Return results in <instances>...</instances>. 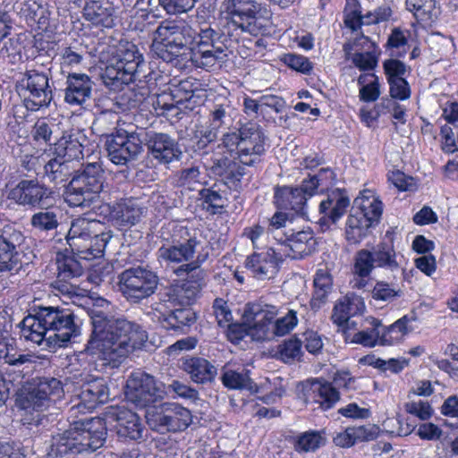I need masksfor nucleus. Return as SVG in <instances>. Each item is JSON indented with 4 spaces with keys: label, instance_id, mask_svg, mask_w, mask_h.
I'll use <instances>...</instances> for the list:
<instances>
[{
    "label": "nucleus",
    "instance_id": "1",
    "mask_svg": "<svg viewBox=\"0 0 458 458\" xmlns=\"http://www.w3.org/2000/svg\"><path fill=\"white\" fill-rule=\"evenodd\" d=\"M92 330L85 351L111 367H118L130 353L141 349L147 332L137 323L112 314L111 303L103 298L89 309Z\"/></svg>",
    "mask_w": 458,
    "mask_h": 458
},
{
    "label": "nucleus",
    "instance_id": "2",
    "mask_svg": "<svg viewBox=\"0 0 458 458\" xmlns=\"http://www.w3.org/2000/svg\"><path fill=\"white\" fill-rule=\"evenodd\" d=\"M264 136L254 123L242 124L232 132L224 135L223 144L204 154L203 160L208 170L221 178L230 189H237L245 169L242 165H252L259 161L264 152Z\"/></svg>",
    "mask_w": 458,
    "mask_h": 458
},
{
    "label": "nucleus",
    "instance_id": "3",
    "mask_svg": "<svg viewBox=\"0 0 458 458\" xmlns=\"http://www.w3.org/2000/svg\"><path fill=\"white\" fill-rule=\"evenodd\" d=\"M68 411L69 428L52 437L47 458H61L68 454L94 452L103 446L106 438V426L103 419L89 417L93 408L77 399Z\"/></svg>",
    "mask_w": 458,
    "mask_h": 458
},
{
    "label": "nucleus",
    "instance_id": "4",
    "mask_svg": "<svg viewBox=\"0 0 458 458\" xmlns=\"http://www.w3.org/2000/svg\"><path fill=\"white\" fill-rule=\"evenodd\" d=\"M22 336L37 344L62 347L80 334L75 316L69 309L35 306L20 323Z\"/></svg>",
    "mask_w": 458,
    "mask_h": 458
},
{
    "label": "nucleus",
    "instance_id": "5",
    "mask_svg": "<svg viewBox=\"0 0 458 458\" xmlns=\"http://www.w3.org/2000/svg\"><path fill=\"white\" fill-rule=\"evenodd\" d=\"M277 312L274 305L261 302L248 304L243 316L247 333L258 341L289 334L297 325L296 312L290 310L285 316L273 323Z\"/></svg>",
    "mask_w": 458,
    "mask_h": 458
},
{
    "label": "nucleus",
    "instance_id": "6",
    "mask_svg": "<svg viewBox=\"0 0 458 458\" xmlns=\"http://www.w3.org/2000/svg\"><path fill=\"white\" fill-rule=\"evenodd\" d=\"M112 238V231H103L100 221L84 217H78L72 222L66 236L72 250L84 259L102 257Z\"/></svg>",
    "mask_w": 458,
    "mask_h": 458
},
{
    "label": "nucleus",
    "instance_id": "7",
    "mask_svg": "<svg viewBox=\"0 0 458 458\" xmlns=\"http://www.w3.org/2000/svg\"><path fill=\"white\" fill-rule=\"evenodd\" d=\"M77 171L64 191V199L71 207H89L102 191L104 171L99 161H87Z\"/></svg>",
    "mask_w": 458,
    "mask_h": 458
},
{
    "label": "nucleus",
    "instance_id": "8",
    "mask_svg": "<svg viewBox=\"0 0 458 458\" xmlns=\"http://www.w3.org/2000/svg\"><path fill=\"white\" fill-rule=\"evenodd\" d=\"M382 215V202L370 191H363L354 201L345 228L346 240L351 244L359 243L368 234L369 229L377 224Z\"/></svg>",
    "mask_w": 458,
    "mask_h": 458
},
{
    "label": "nucleus",
    "instance_id": "9",
    "mask_svg": "<svg viewBox=\"0 0 458 458\" xmlns=\"http://www.w3.org/2000/svg\"><path fill=\"white\" fill-rule=\"evenodd\" d=\"M195 30L183 21H162L154 33L153 46L157 55L165 61L179 56L186 49L191 51L194 43Z\"/></svg>",
    "mask_w": 458,
    "mask_h": 458
},
{
    "label": "nucleus",
    "instance_id": "10",
    "mask_svg": "<svg viewBox=\"0 0 458 458\" xmlns=\"http://www.w3.org/2000/svg\"><path fill=\"white\" fill-rule=\"evenodd\" d=\"M158 284L157 273L141 266L127 268L118 276L119 290L131 303H140L153 295Z\"/></svg>",
    "mask_w": 458,
    "mask_h": 458
},
{
    "label": "nucleus",
    "instance_id": "11",
    "mask_svg": "<svg viewBox=\"0 0 458 458\" xmlns=\"http://www.w3.org/2000/svg\"><path fill=\"white\" fill-rule=\"evenodd\" d=\"M223 8L227 18L242 31L258 36L267 30L262 22L265 10L257 0H225Z\"/></svg>",
    "mask_w": 458,
    "mask_h": 458
},
{
    "label": "nucleus",
    "instance_id": "12",
    "mask_svg": "<svg viewBox=\"0 0 458 458\" xmlns=\"http://www.w3.org/2000/svg\"><path fill=\"white\" fill-rule=\"evenodd\" d=\"M148 426L158 432L182 431L191 423V411L174 403L149 407L145 413Z\"/></svg>",
    "mask_w": 458,
    "mask_h": 458
},
{
    "label": "nucleus",
    "instance_id": "13",
    "mask_svg": "<svg viewBox=\"0 0 458 458\" xmlns=\"http://www.w3.org/2000/svg\"><path fill=\"white\" fill-rule=\"evenodd\" d=\"M164 385L144 372L132 373L126 382V399L137 407L146 408L165 394Z\"/></svg>",
    "mask_w": 458,
    "mask_h": 458
},
{
    "label": "nucleus",
    "instance_id": "14",
    "mask_svg": "<svg viewBox=\"0 0 458 458\" xmlns=\"http://www.w3.org/2000/svg\"><path fill=\"white\" fill-rule=\"evenodd\" d=\"M380 267L395 271L400 267L396 252L393 246L387 243H379L371 250H360L355 255L354 274L360 277H367L371 271Z\"/></svg>",
    "mask_w": 458,
    "mask_h": 458
},
{
    "label": "nucleus",
    "instance_id": "15",
    "mask_svg": "<svg viewBox=\"0 0 458 458\" xmlns=\"http://www.w3.org/2000/svg\"><path fill=\"white\" fill-rule=\"evenodd\" d=\"M25 237L12 225L0 231V272L18 270L21 266Z\"/></svg>",
    "mask_w": 458,
    "mask_h": 458
},
{
    "label": "nucleus",
    "instance_id": "16",
    "mask_svg": "<svg viewBox=\"0 0 458 458\" xmlns=\"http://www.w3.org/2000/svg\"><path fill=\"white\" fill-rule=\"evenodd\" d=\"M106 145L110 161L116 165H128L142 151L141 141L134 134L117 132L106 140Z\"/></svg>",
    "mask_w": 458,
    "mask_h": 458
},
{
    "label": "nucleus",
    "instance_id": "17",
    "mask_svg": "<svg viewBox=\"0 0 458 458\" xmlns=\"http://www.w3.org/2000/svg\"><path fill=\"white\" fill-rule=\"evenodd\" d=\"M154 75L155 73L152 72L148 74L133 73L119 65L111 64L102 72L101 79L109 89L120 91L124 86L136 81H138L137 86L139 88H150L151 85L156 84Z\"/></svg>",
    "mask_w": 458,
    "mask_h": 458
},
{
    "label": "nucleus",
    "instance_id": "18",
    "mask_svg": "<svg viewBox=\"0 0 458 458\" xmlns=\"http://www.w3.org/2000/svg\"><path fill=\"white\" fill-rule=\"evenodd\" d=\"M284 254L278 248H267L249 256L245 262V267L258 280H268L277 273L278 263L284 259Z\"/></svg>",
    "mask_w": 458,
    "mask_h": 458
},
{
    "label": "nucleus",
    "instance_id": "19",
    "mask_svg": "<svg viewBox=\"0 0 458 458\" xmlns=\"http://www.w3.org/2000/svg\"><path fill=\"white\" fill-rule=\"evenodd\" d=\"M62 393L61 382L55 377H40L32 385L22 399L25 410L41 411L48 406L52 395Z\"/></svg>",
    "mask_w": 458,
    "mask_h": 458
},
{
    "label": "nucleus",
    "instance_id": "20",
    "mask_svg": "<svg viewBox=\"0 0 458 458\" xmlns=\"http://www.w3.org/2000/svg\"><path fill=\"white\" fill-rule=\"evenodd\" d=\"M284 240L277 241L280 252L284 258L300 259L310 255L315 250L316 240L310 230L294 233L289 230L284 233Z\"/></svg>",
    "mask_w": 458,
    "mask_h": 458
},
{
    "label": "nucleus",
    "instance_id": "21",
    "mask_svg": "<svg viewBox=\"0 0 458 458\" xmlns=\"http://www.w3.org/2000/svg\"><path fill=\"white\" fill-rule=\"evenodd\" d=\"M107 418L116 421V432L124 440H140L143 438L145 427L139 415L124 407L112 408Z\"/></svg>",
    "mask_w": 458,
    "mask_h": 458
},
{
    "label": "nucleus",
    "instance_id": "22",
    "mask_svg": "<svg viewBox=\"0 0 458 458\" xmlns=\"http://www.w3.org/2000/svg\"><path fill=\"white\" fill-rule=\"evenodd\" d=\"M13 199L19 204L43 208L48 205L51 191L33 180H22L11 191Z\"/></svg>",
    "mask_w": 458,
    "mask_h": 458
},
{
    "label": "nucleus",
    "instance_id": "23",
    "mask_svg": "<svg viewBox=\"0 0 458 458\" xmlns=\"http://www.w3.org/2000/svg\"><path fill=\"white\" fill-rule=\"evenodd\" d=\"M24 76L22 82L33 98L32 99L27 100V109L35 111L43 106H47L50 100L48 95L51 94L47 75L44 72L30 70L28 71Z\"/></svg>",
    "mask_w": 458,
    "mask_h": 458
},
{
    "label": "nucleus",
    "instance_id": "24",
    "mask_svg": "<svg viewBox=\"0 0 458 458\" xmlns=\"http://www.w3.org/2000/svg\"><path fill=\"white\" fill-rule=\"evenodd\" d=\"M201 245L202 242L194 234L179 245L160 247L157 250V257L167 264L189 261L194 258Z\"/></svg>",
    "mask_w": 458,
    "mask_h": 458
},
{
    "label": "nucleus",
    "instance_id": "25",
    "mask_svg": "<svg viewBox=\"0 0 458 458\" xmlns=\"http://www.w3.org/2000/svg\"><path fill=\"white\" fill-rule=\"evenodd\" d=\"M313 196L312 192L304 191V181L300 187H278L275 192V203L279 208L291 209L296 213L304 210L309 198Z\"/></svg>",
    "mask_w": 458,
    "mask_h": 458
},
{
    "label": "nucleus",
    "instance_id": "26",
    "mask_svg": "<svg viewBox=\"0 0 458 458\" xmlns=\"http://www.w3.org/2000/svg\"><path fill=\"white\" fill-rule=\"evenodd\" d=\"M93 82L84 73H70L66 80L64 100L70 105L82 106L91 95Z\"/></svg>",
    "mask_w": 458,
    "mask_h": 458
},
{
    "label": "nucleus",
    "instance_id": "27",
    "mask_svg": "<svg viewBox=\"0 0 458 458\" xmlns=\"http://www.w3.org/2000/svg\"><path fill=\"white\" fill-rule=\"evenodd\" d=\"M144 213V208L134 199H123L113 206L110 211L112 221L120 227L136 225Z\"/></svg>",
    "mask_w": 458,
    "mask_h": 458
},
{
    "label": "nucleus",
    "instance_id": "28",
    "mask_svg": "<svg viewBox=\"0 0 458 458\" xmlns=\"http://www.w3.org/2000/svg\"><path fill=\"white\" fill-rule=\"evenodd\" d=\"M148 147L153 157L164 164L178 159L182 154L177 143L167 134L164 133H157L150 137Z\"/></svg>",
    "mask_w": 458,
    "mask_h": 458
},
{
    "label": "nucleus",
    "instance_id": "29",
    "mask_svg": "<svg viewBox=\"0 0 458 458\" xmlns=\"http://www.w3.org/2000/svg\"><path fill=\"white\" fill-rule=\"evenodd\" d=\"M364 308L363 300L360 296L354 293H348L337 301L331 318L338 327H343L344 322L350 324L349 318H355L358 314H360Z\"/></svg>",
    "mask_w": 458,
    "mask_h": 458
},
{
    "label": "nucleus",
    "instance_id": "30",
    "mask_svg": "<svg viewBox=\"0 0 458 458\" xmlns=\"http://www.w3.org/2000/svg\"><path fill=\"white\" fill-rule=\"evenodd\" d=\"M114 8L108 0H89L83 8L84 18L96 26L114 25Z\"/></svg>",
    "mask_w": 458,
    "mask_h": 458
},
{
    "label": "nucleus",
    "instance_id": "31",
    "mask_svg": "<svg viewBox=\"0 0 458 458\" xmlns=\"http://www.w3.org/2000/svg\"><path fill=\"white\" fill-rule=\"evenodd\" d=\"M182 368L197 384L211 382L217 374L216 368L208 360L200 357H191L184 360Z\"/></svg>",
    "mask_w": 458,
    "mask_h": 458
},
{
    "label": "nucleus",
    "instance_id": "32",
    "mask_svg": "<svg viewBox=\"0 0 458 458\" xmlns=\"http://www.w3.org/2000/svg\"><path fill=\"white\" fill-rule=\"evenodd\" d=\"M192 97L193 91L186 89L185 83L181 82L172 94L164 93L157 96L152 105L156 111L160 109L180 114L182 112L180 106L183 104V99L190 100Z\"/></svg>",
    "mask_w": 458,
    "mask_h": 458
},
{
    "label": "nucleus",
    "instance_id": "33",
    "mask_svg": "<svg viewBox=\"0 0 458 458\" xmlns=\"http://www.w3.org/2000/svg\"><path fill=\"white\" fill-rule=\"evenodd\" d=\"M109 398V389L104 378H96L84 383L78 394V399L82 400L93 410L98 404L106 403Z\"/></svg>",
    "mask_w": 458,
    "mask_h": 458
},
{
    "label": "nucleus",
    "instance_id": "34",
    "mask_svg": "<svg viewBox=\"0 0 458 458\" xmlns=\"http://www.w3.org/2000/svg\"><path fill=\"white\" fill-rule=\"evenodd\" d=\"M310 389L314 402L324 411L332 409L340 400V392L332 383L322 378L313 379Z\"/></svg>",
    "mask_w": 458,
    "mask_h": 458
},
{
    "label": "nucleus",
    "instance_id": "35",
    "mask_svg": "<svg viewBox=\"0 0 458 458\" xmlns=\"http://www.w3.org/2000/svg\"><path fill=\"white\" fill-rule=\"evenodd\" d=\"M350 205V199L345 192L340 190L333 191L327 199L319 204V212L324 217H328L333 223L339 220Z\"/></svg>",
    "mask_w": 458,
    "mask_h": 458
},
{
    "label": "nucleus",
    "instance_id": "36",
    "mask_svg": "<svg viewBox=\"0 0 458 458\" xmlns=\"http://www.w3.org/2000/svg\"><path fill=\"white\" fill-rule=\"evenodd\" d=\"M228 41H222L219 49L215 48V46L209 45L208 47L200 48H191L190 60L199 68H211L215 66L217 61L223 60L226 54L225 50L228 48Z\"/></svg>",
    "mask_w": 458,
    "mask_h": 458
},
{
    "label": "nucleus",
    "instance_id": "37",
    "mask_svg": "<svg viewBox=\"0 0 458 458\" xmlns=\"http://www.w3.org/2000/svg\"><path fill=\"white\" fill-rule=\"evenodd\" d=\"M313 284L314 292L310 305L312 310H318L327 302L333 286V280L327 269L320 268L317 271Z\"/></svg>",
    "mask_w": 458,
    "mask_h": 458
},
{
    "label": "nucleus",
    "instance_id": "38",
    "mask_svg": "<svg viewBox=\"0 0 458 458\" xmlns=\"http://www.w3.org/2000/svg\"><path fill=\"white\" fill-rule=\"evenodd\" d=\"M371 329L360 330L355 333L352 337V342L361 344L366 347H373L379 344L381 345L392 344L393 339L386 337V333L383 332L381 322L371 318Z\"/></svg>",
    "mask_w": 458,
    "mask_h": 458
},
{
    "label": "nucleus",
    "instance_id": "39",
    "mask_svg": "<svg viewBox=\"0 0 458 458\" xmlns=\"http://www.w3.org/2000/svg\"><path fill=\"white\" fill-rule=\"evenodd\" d=\"M57 150L59 151V156L63 154L61 157L67 160L69 164L72 160L84 158L85 155H87L88 158L90 157V149L85 148L78 135L75 134L63 136L57 143Z\"/></svg>",
    "mask_w": 458,
    "mask_h": 458
},
{
    "label": "nucleus",
    "instance_id": "40",
    "mask_svg": "<svg viewBox=\"0 0 458 458\" xmlns=\"http://www.w3.org/2000/svg\"><path fill=\"white\" fill-rule=\"evenodd\" d=\"M116 65L123 69H127L133 73H143L144 61L141 54L139 53L137 47L133 44L127 43L117 51Z\"/></svg>",
    "mask_w": 458,
    "mask_h": 458
},
{
    "label": "nucleus",
    "instance_id": "41",
    "mask_svg": "<svg viewBox=\"0 0 458 458\" xmlns=\"http://www.w3.org/2000/svg\"><path fill=\"white\" fill-rule=\"evenodd\" d=\"M196 321L195 312L191 308H180L171 311L163 320V327L186 334Z\"/></svg>",
    "mask_w": 458,
    "mask_h": 458
},
{
    "label": "nucleus",
    "instance_id": "42",
    "mask_svg": "<svg viewBox=\"0 0 458 458\" xmlns=\"http://www.w3.org/2000/svg\"><path fill=\"white\" fill-rule=\"evenodd\" d=\"M221 381L228 389L257 391V385L250 377L249 370L242 369L241 372L233 369L225 370Z\"/></svg>",
    "mask_w": 458,
    "mask_h": 458
},
{
    "label": "nucleus",
    "instance_id": "43",
    "mask_svg": "<svg viewBox=\"0 0 458 458\" xmlns=\"http://www.w3.org/2000/svg\"><path fill=\"white\" fill-rule=\"evenodd\" d=\"M201 286L202 283L200 280H186L173 287L171 298L181 305L188 306L196 299Z\"/></svg>",
    "mask_w": 458,
    "mask_h": 458
},
{
    "label": "nucleus",
    "instance_id": "44",
    "mask_svg": "<svg viewBox=\"0 0 458 458\" xmlns=\"http://www.w3.org/2000/svg\"><path fill=\"white\" fill-rule=\"evenodd\" d=\"M44 168L46 177L56 184L66 182L72 174L70 164L67 160L63 159L61 156L49 160Z\"/></svg>",
    "mask_w": 458,
    "mask_h": 458
},
{
    "label": "nucleus",
    "instance_id": "45",
    "mask_svg": "<svg viewBox=\"0 0 458 458\" xmlns=\"http://www.w3.org/2000/svg\"><path fill=\"white\" fill-rule=\"evenodd\" d=\"M406 6L418 21L428 23L438 14L435 0H406Z\"/></svg>",
    "mask_w": 458,
    "mask_h": 458
},
{
    "label": "nucleus",
    "instance_id": "46",
    "mask_svg": "<svg viewBox=\"0 0 458 458\" xmlns=\"http://www.w3.org/2000/svg\"><path fill=\"white\" fill-rule=\"evenodd\" d=\"M57 278L59 281H68L82 275L83 268L73 256L57 255Z\"/></svg>",
    "mask_w": 458,
    "mask_h": 458
},
{
    "label": "nucleus",
    "instance_id": "47",
    "mask_svg": "<svg viewBox=\"0 0 458 458\" xmlns=\"http://www.w3.org/2000/svg\"><path fill=\"white\" fill-rule=\"evenodd\" d=\"M222 41H228V37L219 30H216L210 27L200 29L199 32L195 31L194 43H192L191 48L203 49L205 47L212 45L215 48L219 49L221 47Z\"/></svg>",
    "mask_w": 458,
    "mask_h": 458
},
{
    "label": "nucleus",
    "instance_id": "48",
    "mask_svg": "<svg viewBox=\"0 0 458 458\" xmlns=\"http://www.w3.org/2000/svg\"><path fill=\"white\" fill-rule=\"evenodd\" d=\"M390 86V95L393 99L387 100L386 106L393 108V114H404V109L397 106L394 99H406L410 97V88L404 79H399L388 81Z\"/></svg>",
    "mask_w": 458,
    "mask_h": 458
},
{
    "label": "nucleus",
    "instance_id": "49",
    "mask_svg": "<svg viewBox=\"0 0 458 458\" xmlns=\"http://www.w3.org/2000/svg\"><path fill=\"white\" fill-rule=\"evenodd\" d=\"M335 179L334 172L328 168H322L318 173L311 176L309 180H304V191L312 192L313 195L317 190L321 191L328 189L333 184Z\"/></svg>",
    "mask_w": 458,
    "mask_h": 458
},
{
    "label": "nucleus",
    "instance_id": "50",
    "mask_svg": "<svg viewBox=\"0 0 458 458\" xmlns=\"http://www.w3.org/2000/svg\"><path fill=\"white\" fill-rule=\"evenodd\" d=\"M361 86L360 89V98L364 101H375L379 96V85L377 78L373 73L362 74L358 79Z\"/></svg>",
    "mask_w": 458,
    "mask_h": 458
},
{
    "label": "nucleus",
    "instance_id": "51",
    "mask_svg": "<svg viewBox=\"0 0 458 458\" xmlns=\"http://www.w3.org/2000/svg\"><path fill=\"white\" fill-rule=\"evenodd\" d=\"M30 225L40 231L56 229L59 225L57 214L53 209L45 208L31 216Z\"/></svg>",
    "mask_w": 458,
    "mask_h": 458
},
{
    "label": "nucleus",
    "instance_id": "52",
    "mask_svg": "<svg viewBox=\"0 0 458 458\" xmlns=\"http://www.w3.org/2000/svg\"><path fill=\"white\" fill-rule=\"evenodd\" d=\"M326 438L317 431H308L301 435L296 443L295 450L297 452H314L324 445Z\"/></svg>",
    "mask_w": 458,
    "mask_h": 458
},
{
    "label": "nucleus",
    "instance_id": "53",
    "mask_svg": "<svg viewBox=\"0 0 458 458\" xmlns=\"http://www.w3.org/2000/svg\"><path fill=\"white\" fill-rule=\"evenodd\" d=\"M401 293L400 289H395L384 281L377 282L371 292L374 300L387 302L393 301L396 297L401 296Z\"/></svg>",
    "mask_w": 458,
    "mask_h": 458
},
{
    "label": "nucleus",
    "instance_id": "54",
    "mask_svg": "<svg viewBox=\"0 0 458 458\" xmlns=\"http://www.w3.org/2000/svg\"><path fill=\"white\" fill-rule=\"evenodd\" d=\"M178 184L189 189H195L201 183V174L198 166L182 169L178 175Z\"/></svg>",
    "mask_w": 458,
    "mask_h": 458
},
{
    "label": "nucleus",
    "instance_id": "55",
    "mask_svg": "<svg viewBox=\"0 0 458 458\" xmlns=\"http://www.w3.org/2000/svg\"><path fill=\"white\" fill-rule=\"evenodd\" d=\"M198 0H158L164 9L171 14L182 13L190 11Z\"/></svg>",
    "mask_w": 458,
    "mask_h": 458
},
{
    "label": "nucleus",
    "instance_id": "56",
    "mask_svg": "<svg viewBox=\"0 0 458 458\" xmlns=\"http://www.w3.org/2000/svg\"><path fill=\"white\" fill-rule=\"evenodd\" d=\"M214 314L220 327L229 326L233 315L227 302L223 299H216L213 303Z\"/></svg>",
    "mask_w": 458,
    "mask_h": 458
},
{
    "label": "nucleus",
    "instance_id": "57",
    "mask_svg": "<svg viewBox=\"0 0 458 458\" xmlns=\"http://www.w3.org/2000/svg\"><path fill=\"white\" fill-rule=\"evenodd\" d=\"M301 343L297 339H290L279 345V355L282 360L289 362L301 353Z\"/></svg>",
    "mask_w": 458,
    "mask_h": 458
},
{
    "label": "nucleus",
    "instance_id": "58",
    "mask_svg": "<svg viewBox=\"0 0 458 458\" xmlns=\"http://www.w3.org/2000/svg\"><path fill=\"white\" fill-rule=\"evenodd\" d=\"M33 356L18 352L13 345L8 344L7 350L2 357L4 362L12 366H21L32 361Z\"/></svg>",
    "mask_w": 458,
    "mask_h": 458
},
{
    "label": "nucleus",
    "instance_id": "59",
    "mask_svg": "<svg viewBox=\"0 0 458 458\" xmlns=\"http://www.w3.org/2000/svg\"><path fill=\"white\" fill-rule=\"evenodd\" d=\"M284 61L290 68L302 73H308L312 69L311 63L302 55L287 54L284 55Z\"/></svg>",
    "mask_w": 458,
    "mask_h": 458
},
{
    "label": "nucleus",
    "instance_id": "60",
    "mask_svg": "<svg viewBox=\"0 0 458 458\" xmlns=\"http://www.w3.org/2000/svg\"><path fill=\"white\" fill-rule=\"evenodd\" d=\"M384 69L388 81L403 79L402 76L406 72L405 64L397 59H389L385 61Z\"/></svg>",
    "mask_w": 458,
    "mask_h": 458
},
{
    "label": "nucleus",
    "instance_id": "61",
    "mask_svg": "<svg viewBox=\"0 0 458 458\" xmlns=\"http://www.w3.org/2000/svg\"><path fill=\"white\" fill-rule=\"evenodd\" d=\"M405 410L423 420L430 418L433 411L429 403L422 401L407 403Z\"/></svg>",
    "mask_w": 458,
    "mask_h": 458
},
{
    "label": "nucleus",
    "instance_id": "62",
    "mask_svg": "<svg viewBox=\"0 0 458 458\" xmlns=\"http://www.w3.org/2000/svg\"><path fill=\"white\" fill-rule=\"evenodd\" d=\"M407 322L408 318L404 316L387 328L382 327V330L386 333L387 338L392 337L394 343V341L400 340L405 334H407Z\"/></svg>",
    "mask_w": 458,
    "mask_h": 458
},
{
    "label": "nucleus",
    "instance_id": "63",
    "mask_svg": "<svg viewBox=\"0 0 458 458\" xmlns=\"http://www.w3.org/2000/svg\"><path fill=\"white\" fill-rule=\"evenodd\" d=\"M287 216L285 213L283 212H277L276 213L271 220H270V226H271V233L273 234L274 239L277 241H283L284 240V233L281 228L285 227L287 224Z\"/></svg>",
    "mask_w": 458,
    "mask_h": 458
},
{
    "label": "nucleus",
    "instance_id": "64",
    "mask_svg": "<svg viewBox=\"0 0 458 458\" xmlns=\"http://www.w3.org/2000/svg\"><path fill=\"white\" fill-rule=\"evenodd\" d=\"M352 63L360 70H372L376 67L377 60L371 52L355 53Z\"/></svg>",
    "mask_w": 458,
    "mask_h": 458
}]
</instances>
